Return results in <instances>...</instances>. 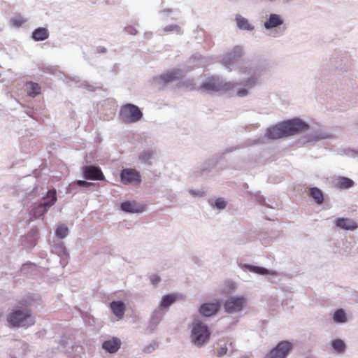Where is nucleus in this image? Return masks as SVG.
<instances>
[{
  "mask_svg": "<svg viewBox=\"0 0 358 358\" xmlns=\"http://www.w3.org/2000/svg\"><path fill=\"white\" fill-rule=\"evenodd\" d=\"M308 129V125L298 119H293L279 123L267 129L269 138L278 139L296 134Z\"/></svg>",
  "mask_w": 358,
  "mask_h": 358,
  "instance_id": "obj_1",
  "label": "nucleus"
},
{
  "mask_svg": "<svg viewBox=\"0 0 358 358\" xmlns=\"http://www.w3.org/2000/svg\"><path fill=\"white\" fill-rule=\"evenodd\" d=\"M8 322L13 327H25L34 323L30 310L27 308H15L9 314Z\"/></svg>",
  "mask_w": 358,
  "mask_h": 358,
  "instance_id": "obj_2",
  "label": "nucleus"
},
{
  "mask_svg": "<svg viewBox=\"0 0 358 358\" xmlns=\"http://www.w3.org/2000/svg\"><path fill=\"white\" fill-rule=\"evenodd\" d=\"M119 116L124 123H134L142 118L143 113L136 105L127 103L121 107Z\"/></svg>",
  "mask_w": 358,
  "mask_h": 358,
  "instance_id": "obj_3",
  "label": "nucleus"
},
{
  "mask_svg": "<svg viewBox=\"0 0 358 358\" xmlns=\"http://www.w3.org/2000/svg\"><path fill=\"white\" fill-rule=\"evenodd\" d=\"M192 337L195 345H201L209 339L210 331L201 322H195L192 331Z\"/></svg>",
  "mask_w": 358,
  "mask_h": 358,
  "instance_id": "obj_4",
  "label": "nucleus"
},
{
  "mask_svg": "<svg viewBox=\"0 0 358 358\" xmlns=\"http://www.w3.org/2000/svg\"><path fill=\"white\" fill-rule=\"evenodd\" d=\"M293 348V344L287 341L279 342L264 358H286Z\"/></svg>",
  "mask_w": 358,
  "mask_h": 358,
  "instance_id": "obj_5",
  "label": "nucleus"
},
{
  "mask_svg": "<svg viewBox=\"0 0 358 358\" xmlns=\"http://www.w3.org/2000/svg\"><path fill=\"white\" fill-rule=\"evenodd\" d=\"M247 304V299L243 296H231L224 303V308L228 313L241 311Z\"/></svg>",
  "mask_w": 358,
  "mask_h": 358,
  "instance_id": "obj_6",
  "label": "nucleus"
},
{
  "mask_svg": "<svg viewBox=\"0 0 358 358\" xmlns=\"http://www.w3.org/2000/svg\"><path fill=\"white\" fill-rule=\"evenodd\" d=\"M47 199H50V201L41 203L36 208L31 210V214L34 218L41 217L47 211V208L50 207L57 201V192L55 189L48 190L47 193Z\"/></svg>",
  "mask_w": 358,
  "mask_h": 358,
  "instance_id": "obj_7",
  "label": "nucleus"
},
{
  "mask_svg": "<svg viewBox=\"0 0 358 358\" xmlns=\"http://www.w3.org/2000/svg\"><path fill=\"white\" fill-rule=\"evenodd\" d=\"M120 178L121 182L124 185H139L141 181V178L139 172L134 169H123L120 173Z\"/></svg>",
  "mask_w": 358,
  "mask_h": 358,
  "instance_id": "obj_8",
  "label": "nucleus"
},
{
  "mask_svg": "<svg viewBox=\"0 0 358 358\" xmlns=\"http://www.w3.org/2000/svg\"><path fill=\"white\" fill-rule=\"evenodd\" d=\"M83 174L86 179L104 180L105 177L100 168L94 166H87L83 169Z\"/></svg>",
  "mask_w": 358,
  "mask_h": 358,
  "instance_id": "obj_9",
  "label": "nucleus"
},
{
  "mask_svg": "<svg viewBox=\"0 0 358 358\" xmlns=\"http://www.w3.org/2000/svg\"><path fill=\"white\" fill-rule=\"evenodd\" d=\"M220 307L218 301L215 300L212 303H206L201 306L199 308L200 313L205 317H210L215 314Z\"/></svg>",
  "mask_w": 358,
  "mask_h": 358,
  "instance_id": "obj_10",
  "label": "nucleus"
},
{
  "mask_svg": "<svg viewBox=\"0 0 358 358\" xmlns=\"http://www.w3.org/2000/svg\"><path fill=\"white\" fill-rule=\"evenodd\" d=\"M337 227L344 230H355L357 228V223L350 218H338L335 221Z\"/></svg>",
  "mask_w": 358,
  "mask_h": 358,
  "instance_id": "obj_11",
  "label": "nucleus"
},
{
  "mask_svg": "<svg viewBox=\"0 0 358 358\" xmlns=\"http://www.w3.org/2000/svg\"><path fill=\"white\" fill-rule=\"evenodd\" d=\"M120 345L121 342L119 338H113L110 340L105 341L102 345V348L109 353H114L118 350L120 348Z\"/></svg>",
  "mask_w": 358,
  "mask_h": 358,
  "instance_id": "obj_12",
  "label": "nucleus"
},
{
  "mask_svg": "<svg viewBox=\"0 0 358 358\" xmlns=\"http://www.w3.org/2000/svg\"><path fill=\"white\" fill-rule=\"evenodd\" d=\"M110 307L113 314L118 320L123 317L125 312V306L123 302L120 301H113L110 303Z\"/></svg>",
  "mask_w": 358,
  "mask_h": 358,
  "instance_id": "obj_13",
  "label": "nucleus"
},
{
  "mask_svg": "<svg viewBox=\"0 0 358 358\" xmlns=\"http://www.w3.org/2000/svg\"><path fill=\"white\" fill-rule=\"evenodd\" d=\"M201 89L219 91L222 89V86L217 78L211 77L206 80V82L201 86Z\"/></svg>",
  "mask_w": 358,
  "mask_h": 358,
  "instance_id": "obj_14",
  "label": "nucleus"
},
{
  "mask_svg": "<svg viewBox=\"0 0 358 358\" xmlns=\"http://www.w3.org/2000/svg\"><path fill=\"white\" fill-rule=\"evenodd\" d=\"M283 20L277 14H271L267 21L264 22V27L266 29H271L281 25Z\"/></svg>",
  "mask_w": 358,
  "mask_h": 358,
  "instance_id": "obj_15",
  "label": "nucleus"
},
{
  "mask_svg": "<svg viewBox=\"0 0 358 358\" xmlns=\"http://www.w3.org/2000/svg\"><path fill=\"white\" fill-rule=\"evenodd\" d=\"M31 37L36 41H44L49 37V31L46 28L39 27L33 31Z\"/></svg>",
  "mask_w": 358,
  "mask_h": 358,
  "instance_id": "obj_16",
  "label": "nucleus"
},
{
  "mask_svg": "<svg viewBox=\"0 0 358 358\" xmlns=\"http://www.w3.org/2000/svg\"><path fill=\"white\" fill-rule=\"evenodd\" d=\"M121 209L127 213H141L144 210L143 207H138L136 203L129 201L122 203Z\"/></svg>",
  "mask_w": 358,
  "mask_h": 358,
  "instance_id": "obj_17",
  "label": "nucleus"
},
{
  "mask_svg": "<svg viewBox=\"0 0 358 358\" xmlns=\"http://www.w3.org/2000/svg\"><path fill=\"white\" fill-rule=\"evenodd\" d=\"M180 71L174 69L160 76V78L164 83H168L176 79H178L180 77Z\"/></svg>",
  "mask_w": 358,
  "mask_h": 358,
  "instance_id": "obj_18",
  "label": "nucleus"
},
{
  "mask_svg": "<svg viewBox=\"0 0 358 358\" xmlns=\"http://www.w3.org/2000/svg\"><path fill=\"white\" fill-rule=\"evenodd\" d=\"M26 90L28 95L34 97L41 93V87L38 83L27 82L26 83Z\"/></svg>",
  "mask_w": 358,
  "mask_h": 358,
  "instance_id": "obj_19",
  "label": "nucleus"
},
{
  "mask_svg": "<svg viewBox=\"0 0 358 358\" xmlns=\"http://www.w3.org/2000/svg\"><path fill=\"white\" fill-rule=\"evenodd\" d=\"M355 182L352 180L347 177H338L336 186L340 189H348L353 187Z\"/></svg>",
  "mask_w": 358,
  "mask_h": 358,
  "instance_id": "obj_20",
  "label": "nucleus"
},
{
  "mask_svg": "<svg viewBox=\"0 0 358 358\" xmlns=\"http://www.w3.org/2000/svg\"><path fill=\"white\" fill-rule=\"evenodd\" d=\"M309 194L317 204L322 203L324 197L323 194L320 189L317 187L310 188L309 190Z\"/></svg>",
  "mask_w": 358,
  "mask_h": 358,
  "instance_id": "obj_21",
  "label": "nucleus"
},
{
  "mask_svg": "<svg viewBox=\"0 0 358 358\" xmlns=\"http://www.w3.org/2000/svg\"><path fill=\"white\" fill-rule=\"evenodd\" d=\"M176 298H177V296L175 294H168V295L164 296L162 298V300L161 302V306L162 308L169 307L176 300Z\"/></svg>",
  "mask_w": 358,
  "mask_h": 358,
  "instance_id": "obj_22",
  "label": "nucleus"
},
{
  "mask_svg": "<svg viewBox=\"0 0 358 358\" xmlns=\"http://www.w3.org/2000/svg\"><path fill=\"white\" fill-rule=\"evenodd\" d=\"M236 22H237L238 27L241 29H245V30L252 29V27L249 24L248 20H246L245 18H244L241 16H238L236 17Z\"/></svg>",
  "mask_w": 358,
  "mask_h": 358,
  "instance_id": "obj_23",
  "label": "nucleus"
},
{
  "mask_svg": "<svg viewBox=\"0 0 358 358\" xmlns=\"http://www.w3.org/2000/svg\"><path fill=\"white\" fill-rule=\"evenodd\" d=\"M333 319L334 322L338 323H343L346 322V315L343 309L337 310L333 316Z\"/></svg>",
  "mask_w": 358,
  "mask_h": 358,
  "instance_id": "obj_24",
  "label": "nucleus"
},
{
  "mask_svg": "<svg viewBox=\"0 0 358 358\" xmlns=\"http://www.w3.org/2000/svg\"><path fill=\"white\" fill-rule=\"evenodd\" d=\"M55 234L58 238H64L68 235L69 229L64 224H61L57 227Z\"/></svg>",
  "mask_w": 358,
  "mask_h": 358,
  "instance_id": "obj_25",
  "label": "nucleus"
},
{
  "mask_svg": "<svg viewBox=\"0 0 358 358\" xmlns=\"http://www.w3.org/2000/svg\"><path fill=\"white\" fill-rule=\"evenodd\" d=\"M332 347L336 352L341 353L344 352L345 349V344L342 340L336 339L332 342Z\"/></svg>",
  "mask_w": 358,
  "mask_h": 358,
  "instance_id": "obj_26",
  "label": "nucleus"
},
{
  "mask_svg": "<svg viewBox=\"0 0 358 358\" xmlns=\"http://www.w3.org/2000/svg\"><path fill=\"white\" fill-rule=\"evenodd\" d=\"M153 152L152 150H145L141 153L139 155V159L143 163H148V161L152 157Z\"/></svg>",
  "mask_w": 358,
  "mask_h": 358,
  "instance_id": "obj_27",
  "label": "nucleus"
},
{
  "mask_svg": "<svg viewBox=\"0 0 358 358\" xmlns=\"http://www.w3.org/2000/svg\"><path fill=\"white\" fill-rule=\"evenodd\" d=\"M25 22H26V20L24 19L21 16H17V17H13L10 20L12 25H13L14 27H19L22 26Z\"/></svg>",
  "mask_w": 358,
  "mask_h": 358,
  "instance_id": "obj_28",
  "label": "nucleus"
},
{
  "mask_svg": "<svg viewBox=\"0 0 358 358\" xmlns=\"http://www.w3.org/2000/svg\"><path fill=\"white\" fill-rule=\"evenodd\" d=\"M215 206L219 209H223L226 207V202L224 199L220 198L215 201Z\"/></svg>",
  "mask_w": 358,
  "mask_h": 358,
  "instance_id": "obj_29",
  "label": "nucleus"
},
{
  "mask_svg": "<svg viewBox=\"0 0 358 358\" xmlns=\"http://www.w3.org/2000/svg\"><path fill=\"white\" fill-rule=\"evenodd\" d=\"M230 55H232L234 57H239L242 55V50L241 48L236 47L233 50Z\"/></svg>",
  "mask_w": 358,
  "mask_h": 358,
  "instance_id": "obj_30",
  "label": "nucleus"
},
{
  "mask_svg": "<svg viewBox=\"0 0 358 358\" xmlns=\"http://www.w3.org/2000/svg\"><path fill=\"white\" fill-rule=\"evenodd\" d=\"M254 271L257 273H259V274H267L268 273V271L264 268H262V267H255L254 268Z\"/></svg>",
  "mask_w": 358,
  "mask_h": 358,
  "instance_id": "obj_31",
  "label": "nucleus"
},
{
  "mask_svg": "<svg viewBox=\"0 0 358 358\" xmlns=\"http://www.w3.org/2000/svg\"><path fill=\"white\" fill-rule=\"evenodd\" d=\"M257 83V80L255 78H250L245 82V85L248 87L254 86Z\"/></svg>",
  "mask_w": 358,
  "mask_h": 358,
  "instance_id": "obj_32",
  "label": "nucleus"
},
{
  "mask_svg": "<svg viewBox=\"0 0 358 358\" xmlns=\"http://www.w3.org/2000/svg\"><path fill=\"white\" fill-rule=\"evenodd\" d=\"M150 281L153 285H157L160 281V278L157 275H152L150 276Z\"/></svg>",
  "mask_w": 358,
  "mask_h": 358,
  "instance_id": "obj_33",
  "label": "nucleus"
},
{
  "mask_svg": "<svg viewBox=\"0 0 358 358\" xmlns=\"http://www.w3.org/2000/svg\"><path fill=\"white\" fill-rule=\"evenodd\" d=\"M164 30L166 31H180V27L178 26H177V25L168 26V27H166L164 29Z\"/></svg>",
  "mask_w": 358,
  "mask_h": 358,
  "instance_id": "obj_34",
  "label": "nucleus"
},
{
  "mask_svg": "<svg viewBox=\"0 0 358 358\" xmlns=\"http://www.w3.org/2000/svg\"><path fill=\"white\" fill-rule=\"evenodd\" d=\"M77 184L79 185V186H81V187H89L90 185H92L91 182H87V181H85V180H78L77 181Z\"/></svg>",
  "mask_w": 358,
  "mask_h": 358,
  "instance_id": "obj_35",
  "label": "nucleus"
},
{
  "mask_svg": "<svg viewBox=\"0 0 358 358\" xmlns=\"http://www.w3.org/2000/svg\"><path fill=\"white\" fill-rule=\"evenodd\" d=\"M247 94H248V90H244V89L243 90H240L237 92V94L239 96H244L247 95Z\"/></svg>",
  "mask_w": 358,
  "mask_h": 358,
  "instance_id": "obj_36",
  "label": "nucleus"
},
{
  "mask_svg": "<svg viewBox=\"0 0 358 358\" xmlns=\"http://www.w3.org/2000/svg\"><path fill=\"white\" fill-rule=\"evenodd\" d=\"M227 350L226 348H222L221 350L219 352V355L222 356L224 355L227 352Z\"/></svg>",
  "mask_w": 358,
  "mask_h": 358,
  "instance_id": "obj_37",
  "label": "nucleus"
},
{
  "mask_svg": "<svg viewBox=\"0 0 358 358\" xmlns=\"http://www.w3.org/2000/svg\"><path fill=\"white\" fill-rule=\"evenodd\" d=\"M229 57H229V59H231V57L234 58V57L232 55H231L230 54H229Z\"/></svg>",
  "mask_w": 358,
  "mask_h": 358,
  "instance_id": "obj_38",
  "label": "nucleus"
}]
</instances>
